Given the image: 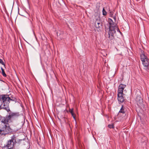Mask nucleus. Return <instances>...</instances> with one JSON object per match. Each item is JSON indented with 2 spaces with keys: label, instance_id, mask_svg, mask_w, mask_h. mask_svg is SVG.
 <instances>
[{
  "label": "nucleus",
  "instance_id": "nucleus-9",
  "mask_svg": "<svg viewBox=\"0 0 149 149\" xmlns=\"http://www.w3.org/2000/svg\"><path fill=\"white\" fill-rule=\"evenodd\" d=\"M95 26L97 28H99L102 26V23L100 21L97 20L95 23Z\"/></svg>",
  "mask_w": 149,
  "mask_h": 149
},
{
  "label": "nucleus",
  "instance_id": "nucleus-12",
  "mask_svg": "<svg viewBox=\"0 0 149 149\" xmlns=\"http://www.w3.org/2000/svg\"><path fill=\"white\" fill-rule=\"evenodd\" d=\"M68 111L70 113H71V114L74 113V110L73 109H70L69 108L68 110Z\"/></svg>",
  "mask_w": 149,
  "mask_h": 149
},
{
  "label": "nucleus",
  "instance_id": "nucleus-4",
  "mask_svg": "<svg viewBox=\"0 0 149 149\" xmlns=\"http://www.w3.org/2000/svg\"><path fill=\"white\" fill-rule=\"evenodd\" d=\"M11 138L8 141L7 144L3 147V149H13L14 144L16 143V138L13 135Z\"/></svg>",
  "mask_w": 149,
  "mask_h": 149
},
{
  "label": "nucleus",
  "instance_id": "nucleus-5",
  "mask_svg": "<svg viewBox=\"0 0 149 149\" xmlns=\"http://www.w3.org/2000/svg\"><path fill=\"white\" fill-rule=\"evenodd\" d=\"M141 61L144 66V69L147 71L149 69V59L144 61L143 59Z\"/></svg>",
  "mask_w": 149,
  "mask_h": 149
},
{
  "label": "nucleus",
  "instance_id": "nucleus-16",
  "mask_svg": "<svg viewBox=\"0 0 149 149\" xmlns=\"http://www.w3.org/2000/svg\"><path fill=\"white\" fill-rule=\"evenodd\" d=\"M71 115L72 116L73 118L75 120H76V115L74 113H72Z\"/></svg>",
  "mask_w": 149,
  "mask_h": 149
},
{
  "label": "nucleus",
  "instance_id": "nucleus-7",
  "mask_svg": "<svg viewBox=\"0 0 149 149\" xmlns=\"http://www.w3.org/2000/svg\"><path fill=\"white\" fill-rule=\"evenodd\" d=\"M141 53L140 54L141 60V61H142L144 59V61H146V60H149L147 56L145 54L143 51H141Z\"/></svg>",
  "mask_w": 149,
  "mask_h": 149
},
{
  "label": "nucleus",
  "instance_id": "nucleus-13",
  "mask_svg": "<svg viewBox=\"0 0 149 149\" xmlns=\"http://www.w3.org/2000/svg\"><path fill=\"white\" fill-rule=\"evenodd\" d=\"M102 13H103V15H106L107 14V13L105 11L104 8H103V9Z\"/></svg>",
  "mask_w": 149,
  "mask_h": 149
},
{
  "label": "nucleus",
  "instance_id": "nucleus-1",
  "mask_svg": "<svg viewBox=\"0 0 149 149\" xmlns=\"http://www.w3.org/2000/svg\"><path fill=\"white\" fill-rule=\"evenodd\" d=\"M20 116L19 112L10 111L8 115L2 117L0 120V134L6 136L11 134L13 132L10 128L9 123H12Z\"/></svg>",
  "mask_w": 149,
  "mask_h": 149
},
{
  "label": "nucleus",
  "instance_id": "nucleus-2",
  "mask_svg": "<svg viewBox=\"0 0 149 149\" xmlns=\"http://www.w3.org/2000/svg\"><path fill=\"white\" fill-rule=\"evenodd\" d=\"M0 101L3 107L2 109L6 110L8 112L10 111L9 107V103L12 102L15 103L17 102V99L15 97H10L7 94H2L0 95Z\"/></svg>",
  "mask_w": 149,
  "mask_h": 149
},
{
  "label": "nucleus",
  "instance_id": "nucleus-10",
  "mask_svg": "<svg viewBox=\"0 0 149 149\" xmlns=\"http://www.w3.org/2000/svg\"><path fill=\"white\" fill-rule=\"evenodd\" d=\"M125 111L126 110L125 109V108L124 107L123 105H122L119 111V113H122L123 114H125Z\"/></svg>",
  "mask_w": 149,
  "mask_h": 149
},
{
  "label": "nucleus",
  "instance_id": "nucleus-3",
  "mask_svg": "<svg viewBox=\"0 0 149 149\" xmlns=\"http://www.w3.org/2000/svg\"><path fill=\"white\" fill-rule=\"evenodd\" d=\"M108 22L110 24L109 26V31L108 32V38L109 40L112 41V40H114V34L116 33V29H117V31H118L121 33L119 29L116 26V24L114 23L112 20L110 18H109L108 19Z\"/></svg>",
  "mask_w": 149,
  "mask_h": 149
},
{
  "label": "nucleus",
  "instance_id": "nucleus-17",
  "mask_svg": "<svg viewBox=\"0 0 149 149\" xmlns=\"http://www.w3.org/2000/svg\"><path fill=\"white\" fill-rule=\"evenodd\" d=\"M110 16L111 17H113V13L112 11H110Z\"/></svg>",
  "mask_w": 149,
  "mask_h": 149
},
{
  "label": "nucleus",
  "instance_id": "nucleus-11",
  "mask_svg": "<svg viewBox=\"0 0 149 149\" xmlns=\"http://www.w3.org/2000/svg\"><path fill=\"white\" fill-rule=\"evenodd\" d=\"M1 69L2 71V73L4 77H6V74L5 73L3 69L1 67Z\"/></svg>",
  "mask_w": 149,
  "mask_h": 149
},
{
  "label": "nucleus",
  "instance_id": "nucleus-19",
  "mask_svg": "<svg viewBox=\"0 0 149 149\" xmlns=\"http://www.w3.org/2000/svg\"><path fill=\"white\" fill-rule=\"evenodd\" d=\"M143 138L145 139H146V137L145 136H144L143 137Z\"/></svg>",
  "mask_w": 149,
  "mask_h": 149
},
{
  "label": "nucleus",
  "instance_id": "nucleus-14",
  "mask_svg": "<svg viewBox=\"0 0 149 149\" xmlns=\"http://www.w3.org/2000/svg\"><path fill=\"white\" fill-rule=\"evenodd\" d=\"M0 63L3 65L4 66H5V64L4 62L3 61V60L1 59H0Z\"/></svg>",
  "mask_w": 149,
  "mask_h": 149
},
{
  "label": "nucleus",
  "instance_id": "nucleus-6",
  "mask_svg": "<svg viewBox=\"0 0 149 149\" xmlns=\"http://www.w3.org/2000/svg\"><path fill=\"white\" fill-rule=\"evenodd\" d=\"M126 86V85L120 84L118 87V93L123 94V90Z\"/></svg>",
  "mask_w": 149,
  "mask_h": 149
},
{
  "label": "nucleus",
  "instance_id": "nucleus-8",
  "mask_svg": "<svg viewBox=\"0 0 149 149\" xmlns=\"http://www.w3.org/2000/svg\"><path fill=\"white\" fill-rule=\"evenodd\" d=\"M123 95H124V94L121 93L118 94V101L121 103L123 102L124 101V99L123 97Z\"/></svg>",
  "mask_w": 149,
  "mask_h": 149
},
{
  "label": "nucleus",
  "instance_id": "nucleus-20",
  "mask_svg": "<svg viewBox=\"0 0 149 149\" xmlns=\"http://www.w3.org/2000/svg\"><path fill=\"white\" fill-rule=\"evenodd\" d=\"M2 109V107L1 105H0V110Z\"/></svg>",
  "mask_w": 149,
  "mask_h": 149
},
{
  "label": "nucleus",
  "instance_id": "nucleus-18",
  "mask_svg": "<svg viewBox=\"0 0 149 149\" xmlns=\"http://www.w3.org/2000/svg\"><path fill=\"white\" fill-rule=\"evenodd\" d=\"M113 19L116 22V17L115 16H114L113 17Z\"/></svg>",
  "mask_w": 149,
  "mask_h": 149
},
{
  "label": "nucleus",
  "instance_id": "nucleus-15",
  "mask_svg": "<svg viewBox=\"0 0 149 149\" xmlns=\"http://www.w3.org/2000/svg\"><path fill=\"white\" fill-rule=\"evenodd\" d=\"M108 127L110 128H113L114 127L113 125V124H109L108 125Z\"/></svg>",
  "mask_w": 149,
  "mask_h": 149
}]
</instances>
